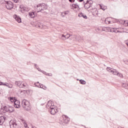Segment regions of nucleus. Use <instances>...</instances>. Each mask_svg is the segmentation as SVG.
Listing matches in <instances>:
<instances>
[{
  "instance_id": "nucleus-1",
  "label": "nucleus",
  "mask_w": 128,
  "mask_h": 128,
  "mask_svg": "<svg viewBox=\"0 0 128 128\" xmlns=\"http://www.w3.org/2000/svg\"><path fill=\"white\" fill-rule=\"evenodd\" d=\"M48 6L44 4H38L36 7V12H42L46 10Z\"/></svg>"
},
{
  "instance_id": "nucleus-2",
  "label": "nucleus",
  "mask_w": 128,
  "mask_h": 128,
  "mask_svg": "<svg viewBox=\"0 0 128 128\" xmlns=\"http://www.w3.org/2000/svg\"><path fill=\"white\" fill-rule=\"evenodd\" d=\"M22 106L25 110H30V102L26 100H22Z\"/></svg>"
},
{
  "instance_id": "nucleus-3",
  "label": "nucleus",
  "mask_w": 128,
  "mask_h": 128,
  "mask_svg": "<svg viewBox=\"0 0 128 128\" xmlns=\"http://www.w3.org/2000/svg\"><path fill=\"white\" fill-rule=\"evenodd\" d=\"M15 84L16 86H18V88H28V84H26V83H24V82H22L20 81H16L15 82Z\"/></svg>"
},
{
  "instance_id": "nucleus-4",
  "label": "nucleus",
  "mask_w": 128,
  "mask_h": 128,
  "mask_svg": "<svg viewBox=\"0 0 128 128\" xmlns=\"http://www.w3.org/2000/svg\"><path fill=\"white\" fill-rule=\"evenodd\" d=\"M10 128H18V122L16 120H11L10 122Z\"/></svg>"
},
{
  "instance_id": "nucleus-5",
  "label": "nucleus",
  "mask_w": 128,
  "mask_h": 128,
  "mask_svg": "<svg viewBox=\"0 0 128 128\" xmlns=\"http://www.w3.org/2000/svg\"><path fill=\"white\" fill-rule=\"evenodd\" d=\"M6 6L7 10H12L14 8V4L10 1H8L6 3Z\"/></svg>"
},
{
  "instance_id": "nucleus-6",
  "label": "nucleus",
  "mask_w": 128,
  "mask_h": 128,
  "mask_svg": "<svg viewBox=\"0 0 128 128\" xmlns=\"http://www.w3.org/2000/svg\"><path fill=\"white\" fill-rule=\"evenodd\" d=\"M107 28H108V30H110V32H116V34L118 33V28L108 27Z\"/></svg>"
},
{
  "instance_id": "nucleus-7",
  "label": "nucleus",
  "mask_w": 128,
  "mask_h": 128,
  "mask_svg": "<svg viewBox=\"0 0 128 128\" xmlns=\"http://www.w3.org/2000/svg\"><path fill=\"white\" fill-rule=\"evenodd\" d=\"M62 118L64 120L63 122H64V124H68V122H70V118L66 115L63 116Z\"/></svg>"
},
{
  "instance_id": "nucleus-8",
  "label": "nucleus",
  "mask_w": 128,
  "mask_h": 128,
  "mask_svg": "<svg viewBox=\"0 0 128 128\" xmlns=\"http://www.w3.org/2000/svg\"><path fill=\"white\" fill-rule=\"evenodd\" d=\"M14 108H19L20 106V101L16 100L14 102Z\"/></svg>"
},
{
  "instance_id": "nucleus-9",
  "label": "nucleus",
  "mask_w": 128,
  "mask_h": 128,
  "mask_svg": "<svg viewBox=\"0 0 128 128\" xmlns=\"http://www.w3.org/2000/svg\"><path fill=\"white\" fill-rule=\"evenodd\" d=\"M118 31L117 32H120V34H122V32H126V29L124 28H118Z\"/></svg>"
},
{
  "instance_id": "nucleus-10",
  "label": "nucleus",
  "mask_w": 128,
  "mask_h": 128,
  "mask_svg": "<svg viewBox=\"0 0 128 128\" xmlns=\"http://www.w3.org/2000/svg\"><path fill=\"white\" fill-rule=\"evenodd\" d=\"M14 18L18 22H22V19L20 18V16L15 15L14 16Z\"/></svg>"
},
{
  "instance_id": "nucleus-11",
  "label": "nucleus",
  "mask_w": 128,
  "mask_h": 128,
  "mask_svg": "<svg viewBox=\"0 0 128 128\" xmlns=\"http://www.w3.org/2000/svg\"><path fill=\"white\" fill-rule=\"evenodd\" d=\"M5 120H6V118L2 116L0 117V126H2Z\"/></svg>"
},
{
  "instance_id": "nucleus-12",
  "label": "nucleus",
  "mask_w": 128,
  "mask_h": 128,
  "mask_svg": "<svg viewBox=\"0 0 128 128\" xmlns=\"http://www.w3.org/2000/svg\"><path fill=\"white\" fill-rule=\"evenodd\" d=\"M0 86H8V88H12V84H3L2 82H1V83H0Z\"/></svg>"
},
{
  "instance_id": "nucleus-13",
  "label": "nucleus",
  "mask_w": 128,
  "mask_h": 128,
  "mask_svg": "<svg viewBox=\"0 0 128 128\" xmlns=\"http://www.w3.org/2000/svg\"><path fill=\"white\" fill-rule=\"evenodd\" d=\"M50 112L51 114H56V112H58V110L56 109H52V110H50Z\"/></svg>"
},
{
  "instance_id": "nucleus-14",
  "label": "nucleus",
  "mask_w": 128,
  "mask_h": 128,
  "mask_svg": "<svg viewBox=\"0 0 128 128\" xmlns=\"http://www.w3.org/2000/svg\"><path fill=\"white\" fill-rule=\"evenodd\" d=\"M21 8V12H28V8L26 6L20 7Z\"/></svg>"
},
{
  "instance_id": "nucleus-15",
  "label": "nucleus",
  "mask_w": 128,
  "mask_h": 128,
  "mask_svg": "<svg viewBox=\"0 0 128 128\" xmlns=\"http://www.w3.org/2000/svg\"><path fill=\"white\" fill-rule=\"evenodd\" d=\"M14 110V107L12 106H9L8 112H12Z\"/></svg>"
},
{
  "instance_id": "nucleus-16",
  "label": "nucleus",
  "mask_w": 128,
  "mask_h": 128,
  "mask_svg": "<svg viewBox=\"0 0 128 128\" xmlns=\"http://www.w3.org/2000/svg\"><path fill=\"white\" fill-rule=\"evenodd\" d=\"M52 103L51 101L48 102L46 104L47 108H49V110H50V106H52Z\"/></svg>"
},
{
  "instance_id": "nucleus-17",
  "label": "nucleus",
  "mask_w": 128,
  "mask_h": 128,
  "mask_svg": "<svg viewBox=\"0 0 128 128\" xmlns=\"http://www.w3.org/2000/svg\"><path fill=\"white\" fill-rule=\"evenodd\" d=\"M29 16H30V18H34L36 17V14H34V12H30Z\"/></svg>"
},
{
  "instance_id": "nucleus-18",
  "label": "nucleus",
  "mask_w": 128,
  "mask_h": 128,
  "mask_svg": "<svg viewBox=\"0 0 128 128\" xmlns=\"http://www.w3.org/2000/svg\"><path fill=\"white\" fill-rule=\"evenodd\" d=\"M84 7L85 8H90V4H88V2H86L84 5Z\"/></svg>"
},
{
  "instance_id": "nucleus-19",
  "label": "nucleus",
  "mask_w": 128,
  "mask_h": 128,
  "mask_svg": "<svg viewBox=\"0 0 128 128\" xmlns=\"http://www.w3.org/2000/svg\"><path fill=\"white\" fill-rule=\"evenodd\" d=\"M100 7L101 10H106V6L102 5V4H100Z\"/></svg>"
},
{
  "instance_id": "nucleus-20",
  "label": "nucleus",
  "mask_w": 128,
  "mask_h": 128,
  "mask_svg": "<svg viewBox=\"0 0 128 128\" xmlns=\"http://www.w3.org/2000/svg\"><path fill=\"white\" fill-rule=\"evenodd\" d=\"M38 88H43V90H46V86H44L42 84L41 85H40V84Z\"/></svg>"
},
{
  "instance_id": "nucleus-21",
  "label": "nucleus",
  "mask_w": 128,
  "mask_h": 128,
  "mask_svg": "<svg viewBox=\"0 0 128 128\" xmlns=\"http://www.w3.org/2000/svg\"><path fill=\"white\" fill-rule=\"evenodd\" d=\"M114 68H108V67L106 68V70H108V72H111V74L112 73V72L114 71Z\"/></svg>"
},
{
  "instance_id": "nucleus-22",
  "label": "nucleus",
  "mask_w": 128,
  "mask_h": 128,
  "mask_svg": "<svg viewBox=\"0 0 128 128\" xmlns=\"http://www.w3.org/2000/svg\"><path fill=\"white\" fill-rule=\"evenodd\" d=\"M112 74H114V76H118V72L116 71V70L114 69L112 72Z\"/></svg>"
},
{
  "instance_id": "nucleus-23",
  "label": "nucleus",
  "mask_w": 128,
  "mask_h": 128,
  "mask_svg": "<svg viewBox=\"0 0 128 128\" xmlns=\"http://www.w3.org/2000/svg\"><path fill=\"white\" fill-rule=\"evenodd\" d=\"M122 86L123 88H126V90H128V84L125 83H124L122 84Z\"/></svg>"
},
{
  "instance_id": "nucleus-24",
  "label": "nucleus",
  "mask_w": 128,
  "mask_h": 128,
  "mask_svg": "<svg viewBox=\"0 0 128 128\" xmlns=\"http://www.w3.org/2000/svg\"><path fill=\"white\" fill-rule=\"evenodd\" d=\"M61 39L62 40H67L66 36V35L62 34L61 36Z\"/></svg>"
},
{
  "instance_id": "nucleus-25",
  "label": "nucleus",
  "mask_w": 128,
  "mask_h": 128,
  "mask_svg": "<svg viewBox=\"0 0 128 128\" xmlns=\"http://www.w3.org/2000/svg\"><path fill=\"white\" fill-rule=\"evenodd\" d=\"M8 108L9 106H4V110H5V112H8Z\"/></svg>"
},
{
  "instance_id": "nucleus-26",
  "label": "nucleus",
  "mask_w": 128,
  "mask_h": 128,
  "mask_svg": "<svg viewBox=\"0 0 128 128\" xmlns=\"http://www.w3.org/2000/svg\"><path fill=\"white\" fill-rule=\"evenodd\" d=\"M80 82L81 84H86V82L84 81V80H80Z\"/></svg>"
},
{
  "instance_id": "nucleus-27",
  "label": "nucleus",
  "mask_w": 128,
  "mask_h": 128,
  "mask_svg": "<svg viewBox=\"0 0 128 128\" xmlns=\"http://www.w3.org/2000/svg\"><path fill=\"white\" fill-rule=\"evenodd\" d=\"M22 120L23 122L24 126L26 128H28V124H26V121H24V120Z\"/></svg>"
},
{
  "instance_id": "nucleus-28",
  "label": "nucleus",
  "mask_w": 128,
  "mask_h": 128,
  "mask_svg": "<svg viewBox=\"0 0 128 128\" xmlns=\"http://www.w3.org/2000/svg\"><path fill=\"white\" fill-rule=\"evenodd\" d=\"M104 22L106 24H110V21L108 20V18L105 20Z\"/></svg>"
},
{
  "instance_id": "nucleus-29",
  "label": "nucleus",
  "mask_w": 128,
  "mask_h": 128,
  "mask_svg": "<svg viewBox=\"0 0 128 128\" xmlns=\"http://www.w3.org/2000/svg\"><path fill=\"white\" fill-rule=\"evenodd\" d=\"M66 36V38L68 40V39L70 38V36H72V34H68Z\"/></svg>"
},
{
  "instance_id": "nucleus-30",
  "label": "nucleus",
  "mask_w": 128,
  "mask_h": 128,
  "mask_svg": "<svg viewBox=\"0 0 128 128\" xmlns=\"http://www.w3.org/2000/svg\"><path fill=\"white\" fill-rule=\"evenodd\" d=\"M72 6L74 8H78V4H73Z\"/></svg>"
},
{
  "instance_id": "nucleus-31",
  "label": "nucleus",
  "mask_w": 128,
  "mask_h": 128,
  "mask_svg": "<svg viewBox=\"0 0 128 128\" xmlns=\"http://www.w3.org/2000/svg\"><path fill=\"white\" fill-rule=\"evenodd\" d=\"M63 14H65V16H66V14H70V11L66 10V11L63 12Z\"/></svg>"
},
{
  "instance_id": "nucleus-32",
  "label": "nucleus",
  "mask_w": 128,
  "mask_h": 128,
  "mask_svg": "<svg viewBox=\"0 0 128 128\" xmlns=\"http://www.w3.org/2000/svg\"><path fill=\"white\" fill-rule=\"evenodd\" d=\"M10 100L11 102H16V100L14 99V98H10Z\"/></svg>"
},
{
  "instance_id": "nucleus-33",
  "label": "nucleus",
  "mask_w": 128,
  "mask_h": 128,
  "mask_svg": "<svg viewBox=\"0 0 128 128\" xmlns=\"http://www.w3.org/2000/svg\"><path fill=\"white\" fill-rule=\"evenodd\" d=\"M118 76H119L120 78H122V74L118 72V74H117Z\"/></svg>"
},
{
  "instance_id": "nucleus-34",
  "label": "nucleus",
  "mask_w": 128,
  "mask_h": 128,
  "mask_svg": "<svg viewBox=\"0 0 128 128\" xmlns=\"http://www.w3.org/2000/svg\"><path fill=\"white\" fill-rule=\"evenodd\" d=\"M86 2L90 4V6H92V0H90V1L87 0Z\"/></svg>"
},
{
  "instance_id": "nucleus-35",
  "label": "nucleus",
  "mask_w": 128,
  "mask_h": 128,
  "mask_svg": "<svg viewBox=\"0 0 128 128\" xmlns=\"http://www.w3.org/2000/svg\"><path fill=\"white\" fill-rule=\"evenodd\" d=\"M78 16L79 18H82V16H84V14L80 13V14H78Z\"/></svg>"
},
{
  "instance_id": "nucleus-36",
  "label": "nucleus",
  "mask_w": 128,
  "mask_h": 128,
  "mask_svg": "<svg viewBox=\"0 0 128 128\" xmlns=\"http://www.w3.org/2000/svg\"><path fill=\"white\" fill-rule=\"evenodd\" d=\"M50 110H52L54 108V106L53 104H52V106H51L50 107Z\"/></svg>"
},
{
  "instance_id": "nucleus-37",
  "label": "nucleus",
  "mask_w": 128,
  "mask_h": 128,
  "mask_svg": "<svg viewBox=\"0 0 128 128\" xmlns=\"http://www.w3.org/2000/svg\"><path fill=\"white\" fill-rule=\"evenodd\" d=\"M82 17L84 18H85V20H86V18H88V16H86V15H84V14Z\"/></svg>"
},
{
  "instance_id": "nucleus-38",
  "label": "nucleus",
  "mask_w": 128,
  "mask_h": 128,
  "mask_svg": "<svg viewBox=\"0 0 128 128\" xmlns=\"http://www.w3.org/2000/svg\"><path fill=\"white\" fill-rule=\"evenodd\" d=\"M71 38H70V40H72L73 38H74V35L71 36Z\"/></svg>"
},
{
  "instance_id": "nucleus-39",
  "label": "nucleus",
  "mask_w": 128,
  "mask_h": 128,
  "mask_svg": "<svg viewBox=\"0 0 128 128\" xmlns=\"http://www.w3.org/2000/svg\"><path fill=\"white\" fill-rule=\"evenodd\" d=\"M71 38H70V40H72L73 38H74V35L71 36Z\"/></svg>"
},
{
  "instance_id": "nucleus-40",
  "label": "nucleus",
  "mask_w": 128,
  "mask_h": 128,
  "mask_svg": "<svg viewBox=\"0 0 128 128\" xmlns=\"http://www.w3.org/2000/svg\"><path fill=\"white\" fill-rule=\"evenodd\" d=\"M13 2H20V0H13Z\"/></svg>"
},
{
  "instance_id": "nucleus-41",
  "label": "nucleus",
  "mask_w": 128,
  "mask_h": 128,
  "mask_svg": "<svg viewBox=\"0 0 128 128\" xmlns=\"http://www.w3.org/2000/svg\"><path fill=\"white\" fill-rule=\"evenodd\" d=\"M61 16H62V18H64V16H66V14H64V12H62Z\"/></svg>"
},
{
  "instance_id": "nucleus-42",
  "label": "nucleus",
  "mask_w": 128,
  "mask_h": 128,
  "mask_svg": "<svg viewBox=\"0 0 128 128\" xmlns=\"http://www.w3.org/2000/svg\"><path fill=\"white\" fill-rule=\"evenodd\" d=\"M69 2H74V0H69Z\"/></svg>"
},
{
  "instance_id": "nucleus-43",
  "label": "nucleus",
  "mask_w": 128,
  "mask_h": 128,
  "mask_svg": "<svg viewBox=\"0 0 128 128\" xmlns=\"http://www.w3.org/2000/svg\"><path fill=\"white\" fill-rule=\"evenodd\" d=\"M124 62L126 64H128V61H124Z\"/></svg>"
},
{
  "instance_id": "nucleus-44",
  "label": "nucleus",
  "mask_w": 128,
  "mask_h": 128,
  "mask_svg": "<svg viewBox=\"0 0 128 128\" xmlns=\"http://www.w3.org/2000/svg\"><path fill=\"white\" fill-rule=\"evenodd\" d=\"M79 2H84V0H79Z\"/></svg>"
},
{
  "instance_id": "nucleus-45",
  "label": "nucleus",
  "mask_w": 128,
  "mask_h": 128,
  "mask_svg": "<svg viewBox=\"0 0 128 128\" xmlns=\"http://www.w3.org/2000/svg\"><path fill=\"white\" fill-rule=\"evenodd\" d=\"M35 66H36V68H38V66L36 64H35Z\"/></svg>"
},
{
  "instance_id": "nucleus-46",
  "label": "nucleus",
  "mask_w": 128,
  "mask_h": 128,
  "mask_svg": "<svg viewBox=\"0 0 128 128\" xmlns=\"http://www.w3.org/2000/svg\"><path fill=\"white\" fill-rule=\"evenodd\" d=\"M97 30L100 31V28H97Z\"/></svg>"
},
{
  "instance_id": "nucleus-47",
  "label": "nucleus",
  "mask_w": 128,
  "mask_h": 128,
  "mask_svg": "<svg viewBox=\"0 0 128 128\" xmlns=\"http://www.w3.org/2000/svg\"><path fill=\"white\" fill-rule=\"evenodd\" d=\"M81 38L80 36H78V38Z\"/></svg>"
},
{
  "instance_id": "nucleus-48",
  "label": "nucleus",
  "mask_w": 128,
  "mask_h": 128,
  "mask_svg": "<svg viewBox=\"0 0 128 128\" xmlns=\"http://www.w3.org/2000/svg\"><path fill=\"white\" fill-rule=\"evenodd\" d=\"M48 76H52V74H48Z\"/></svg>"
},
{
  "instance_id": "nucleus-49",
  "label": "nucleus",
  "mask_w": 128,
  "mask_h": 128,
  "mask_svg": "<svg viewBox=\"0 0 128 128\" xmlns=\"http://www.w3.org/2000/svg\"><path fill=\"white\" fill-rule=\"evenodd\" d=\"M37 84H39V82H38Z\"/></svg>"
},
{
  "instance_id": "nucleus-50",
  "label": "nucleus",
  "mask_w": 128,
  "mask_h": 128,
  "mask_svg": "<svg viewBox=\"0 0 128 128\" xmlns=\"http://www.w3.org/2000/svg\"><path fill=\"white\" fill-rule=\"evenodd\" d=\"M39 28H40V26H39Z\"/></svg>"
},
{
  "instance_id": "nucleus-51",
  "label": "nucleus",
  "mask_w": 128,
  "mask_h": 128,
  "mask_svg": "<svg viewBox=\"0 0 128 128\" xmlns=\"http://www.w3.org/2000/svg\"><path fill=\"white\" fill-rule=\"evenodd\" d=\"M77 80H78V79H77Z\"/></svg>"
},
{
  "instance_id": "nucleus-52",
  "label": "nucleus",
  "mask_w": 128,
  "mask_h": 128,
  "mask_svg": "<svg viewBox=\"0 0 128 128\" xmlns=\"http://www.w3.org/2000/svg\"><path fill=\"white\" fill-rule=\"evenodd\" d=\"M2 82H0V83H1Z\"/></svg>"
}]
</instances>
